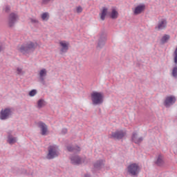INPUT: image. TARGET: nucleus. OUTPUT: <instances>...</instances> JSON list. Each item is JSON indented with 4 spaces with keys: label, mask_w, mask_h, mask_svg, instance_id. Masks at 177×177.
I'll list each match as a JSON object with an SVG mask.
<instances>
[{
    "label": "nucleus",
    "mask_w": 177,
    "mask_h": 177,
    "mask_svg": "<svg viewBox=\"0 0 177 177\" xmlns=\"http://www.w3.org/2000/svg\"><path fill=\"white\" fill-rule=\"evenodd\" d=\"M37 43L28 41L18 46V50L22 53V55H28V53H32V52L37 49Z\"/></svg>",
    "instance_id": "f257e3e1"
},
{
    "label": "nucleus",
    "mask_w": 177,
    "mask_h": 177,
    "mask_svg": "<svg viewBox=\"0 0 177 177\" xmlns=\"http://www.w3.org/2000/svg\"><path fill=\"white\" fill-rule=\"evenodd\" d=\"M91 100L93 106H100L104 102V95L102 93L95 91L91 93Z\"/></svg>",
    "instance_id": "f03ea898"
},
{
    "label": "nucleus",
    "mask_w": 177,
    "mask_h": 177,
    "mask_svg": "<svg viewBox=\"0 0 177 177\" xmlns=\"http://www.w3.org/2000/svg\"><path fill=\"white\" fill-rule=\"evenodd\" d=\"M48 154L46 158L48 160H53L56 157H59V147L57 145H50L48 147Z\"/></svg>",
    "instance_id": "7ed1b4c3"
},
{
    "label": "nucleus",
    "mask_w": 177,
    "mask_h": 177,
    "mask_svg": "<svg viewBox=\"0 0 177 177\" xmlns=\"http://www.w3.org/2000/svg\"><path fill=\"white\" fill-rule=\"evenodd\" d=\"M107 10H109V9H107V8H102V11L101 12V15H100V19L101 20H104L106 19V16H107V15H109L111 17V19H115L118 17V12L116 11L115 9H112L111 12H107Z\"/></svg>",
    "instance_id": "20e7f679"
},
{
    "label": "nucleus",
    "mask_w": 177,
    "mask_h": 177,
    "mask_svg": "<svg viewBox=\"0 0 177 177\" xmlns=\"http://www.w3.org/2000/svg\"><path fill=\"white\" fill-rule=\"evenodd\" d=\"M71 162L73 165H80V164H88V159L86 158H81L78 155H73L71 156Z\"/></svg>",
    "instance_id": "39448f33"
},
{
    "label": "nucleus",
    "mask_w": 177,
    "mask_h": 177,
    "mask_svg": "<svg viewBox=\"0 0 177 177\" xmlns=\"http://www.w3.org/2000/svg\"><path fill=\"white\" fill-rule=\"evenodd\" d=\"M127 172L131 176H138L139 174V165L136 163H132L127 167Z\"/></svg>",
    "instance_id": "423d86ee"
},
{
    "label": "nucleus",
    "mask_w": 177,
    "mask_h": 177,
    "mask_svg": "<svg viewBox=\"0 0 177 177\" xmlns=\"http://www.w3.org/2000/svg\"><path fill=\"white\" fill-rule=\"evenodd\" d=\"M10 117H12V109H10V108L1 109L0 111V120H1V121L9 120Z\"/></svg>",
    "instance_id": "0eeeda50"
},
{
    "label": "nucleus",
    "mask_w": 177,
    "mask_h": 177,
    "mask_svg": "<svg viewBox=\"0 0 177 177\" xmlns=\"http://www.w3.org/2000/svg\"><path fill=\"white\" fill-rule=\"evenodd\" d=\"M106 41H107V35L104 32H102L99 35L97 48L102 49V48H103L106 44Z\"/></svg>",
    "instance_id": "6e6552de"
},
{
    "label": "nucleus",
    "mask_w": 177,
    "mask_h": 177,
    "mask_svg": "<svg viewBox=\"0 0 177 177\" xmlns=\"http://www.w3.org/2000/svg\"><path fill=\"white\" fill-rule=\"evenodd\" d=\"M17 20H19V15L17 13L12 12L9 15L8 17V26L9 27H15V24L17 23Z\"/></svg>",
    "instance_id": "1a4fd4ad"
},
{
    "label": "nucleus",
    "mask_w": 177,
    "mask_h": 177,
    "mask_svg": "<svg viewBox=\"0 0 177 177\" xmlns=\"http://www.w3.org/2000/svg\"><path fill=\"white\" fill-rule=\"evenodd\" d=\"M127 135V133L122 130L121 131H116L115 132H113L111 138L112 139H118V140H120V139H122V138H124V136H125Z\"/></svg>",
    "instance_id": "9d476101"
},
{
    "label": "nucleus",
    "mask_w": 177,
    "mask_h": 177,
    "mask_svg": "<svg viewBox=\"0 0 177 177\" xmlns=\"http://www.w3.org/2000/svg\"><path fill=\"white\" fill-rule=\"evenodd\" d=\"M167 24L168 22L166 19H162L158 21V25L155 27V30H158V31L160 30H165Z\"/></svg>",
    "instance_id": "9b49d317"
},
{
    "label": "nucleus",
    "mask_w": 177,
    "mask_h": 177,
    "mask_svg": "<svg viewBox=\"0 0 177 177\" xmlns=\"http://www.w3.org/2000/svg\"><path fill=\"white\" fill-rule=\"evenodd\" d=\"M175 102H176V98L174 96H169L167 97L165 100V106L166 107H169V106H171V104H175Z\"/></svg>",
    "instance_id": "f8f14e48"
},
{
    "label": "nucleus",
    "mask_w": 177,
    "mask_h": 177,
    "mask_svg": "<svg viewBox=\"0 0 177 177\" xmlns=\"http://www.w3.org/2000/svg\"><path fill=\"white\" fill-rule=\"evenodd\" d=\"M38 127L41 129V135L43 136H46V132H48V125H46L44 122H39Z\"/></svg>",
    "instance_id": "ddd939ff"
},
{
    "label": "nucleus",
    "mask_w": 177,
    "mask_h": 177,
    "mask_svg": "<svg viewBox=\"0 0 177 177\" xmlns=\"http://www.w3.org/2000/svg\"><path fill=\"white\" fill-rule=\"evenodd\" d=\"M66 149L71 153H80L81 151V148L78 146L68 145Z\"/></svg>",
    "instance_id": "4468645a"
},
{
    "label": "nucleus",
    "mask_w": 177,
    "mask_h": 177,
    "mask_svg": "<svg viewBox=\"0 0 177 177\" xmlns=\"http://www.w3.org/2000/svg\"><path fill=\"white\" fill-rule=\"evenodd\" d=\"M46 74L47 71L45 68L41 69L39 72L40 82H41L43 85H45V77H46Z\"/></svg>",
    "instance_id": "2eb2a0df"
},
{
    "label": "nucleus",
    "mask_w": 177,
    "mask_h": 177,
    "mask_svg": "<svg viewBox=\"0 0 177 177\" xmlns=\"http://www.w3.org/2000/svg\"><path fill=\"white\" fill-rule=\"evenodd\" d=\"M146 6L145 5H140L136 7L134 9L133 13L136 15H140L142 12H145Z\"/></svg>",
    "instance_id": "dca6fc26"
},
{
    "label": "nucleus",
    "mask_w": 177,
    "mask_h": 177,
    "mask_svg": "<svg viewBox=\"0 0 177 177\" xmlns=\"http://www.w3.org/2000/svg\"><path fill=\"white\" fill-rule=\"evenodd\" d=\"M94 169H95L96 171H100L103 167H104V163L103 162L102 160H97L93 164Z\"/></svg>",
    "instance_id": "f3484780"
},
{
    "label": "nucleus",
    "mask_w": 177,
    "mask_h": 177,
    "mask_svg": "<svg viewBox=\"0 0 177 177\" xmlns=\"http://www.w3.org/2000/svg\"><path fill=\"white\" fill-rule=\"evenodd\" d=\"M136 136H138V133H133L131 137V140L136 145H140V143H142L143 142V137H140L139 138H137Z\"/></svg>",
    "instance_id": "a211bd4d"
},
{
    "label": "nucleus",
    "mask_w": 177,
    "mask_h": 177,
    "mask_svg": "<svg viewBox=\"0 0 177 177\" xmlns=\"http://www.w3.org/2000/svg\"><path fill=\"white\" fill-rule=\"evenodd\" d=\"M59 45L62 46L60 50L62 53H66L67 50H68V43H66V41H60Z\"/></svg>",
    "instance_id": "6ab92c4d"
},
{
    "label": "nucleus",
    "mask_w": 177,
    "mask_h": 177,
    "mask_svg": "<svg viewBox=\"0 0 177 177\" xmlns=\"http://www.w3.org/2000/svg\"><path fill=\"white\" fill-rule=\"evenodd\" d=\"M155 164H156L158 167H162V165H164V159L162 158V155L158 156Z\"/></svg>",
    "instance_id": "aec40b11"
},
{
    "label": "nucleus",
    "mask_w": 177,
    "mask_h": 177,
    "mask_svg": "<svg viewBox=\"0 0 177 177\" xmlns=\"http://www.w3.org/2000/svg\"><path fill=\"white\" fill-rule=\"evenodd\" d=\"M17 142V138H13V136L11 134H9L8 136V143L9 145H14V143H16Z\"/></svg>",
    "instance_id": "412c9836"
},
{
    "label": "nucleus",
    "mask_w": 177,
    "mask_h": 177,
    "mask_svg": "<svg viewBox=\"0 0 177 177\" xmlns=\"http://www.w3.org/2000/svg\"><path fill=\"white\" fill-rule=\"evenodd\" d=\"M169 38H171V36H169V35H165L160 39L161 44L162 45H164V44H167V42L169 41Z\"/></svg>",
    "instance_id": "4be33fe9"
},
{
    "label": "nucleus",
    "mask_w": 177,
    "mask_h": 177,
    "mask_svg": "<svg viewBox=\"0 0 177 177\" xmlns=\"http://www.w3.org/2000/svg\"><path fill=\"white\" fill-rule=\"evenodd\" d=\"M44 106H45V100L43 99L39 100L37 102V107L39 109H42V107H44Z\"/></svg>",
    "instance_id": "5701e85b"
},
{
    "label": "nucleus",
    "mask_w": 177,
    "mask_h": 177,
    "mask_svg": "<svg viewBox=\"0 0 177 177\" xmlns=\"http://www.w3.org/2000/svg\"><path fill=\"white\" fill-rule=\"evenodd\" d=\"M172 76L174 77V78H177V66H175L173 68V70H172Z\"/></svg>",
    "instance_id": "b1692460"
},
{
    "label": "nucleus",
    "mask_w": 177,
    "mask_h": 177,
    "mask_svg": "<svg viewBox=\"0 0 177 177\" xmlns=\"http://www.w3.org/2000/svg\"><path fill=\"white\" fill-rule=\"evenodd\" d=\"M17 74L18 75H23V74H24V72H23V68H17Z\"/></svg>",
    "instance_id": "393cba45"
},
{
    "label": "nucleus",
    "mask_w": 177,
    "mask_h": 177,
    "mask_svg": "<svg viewBox=\"0 0 177 177\" xmlns=\"http://www.w3.org/2000/svg\"><path fill=\"white\" fill-rule=\"evenodd\" d=\"M37 95V90L33 89L29 92V96H35Z\"/></svg>",
    "instance_id": "a878e982"
},
{
    "label": "nucleus",
    "mask_w": 177,
    "mask_h": 177,
    "mask_svg": "<svg viewBox=\"0 0 177 177\" xmlns=\"http://www.w3.org/2000/svg\"><path fill=\"white\" fill-rule=\"evenodd\" d=\"M77 13H82V7L81 6H79L76 8Z\"/></svg>",
    "instance_id": "bb28decb"
},
{
    "label": "nucleus",
    "mask_w": 177,
    "mask_h": 177,
    "mask_svg": "<svg viewBox=\"0 0 177 177\" xmlns=\"http://www.w3.org/2000/svg\"><path fill=\"white\" fill-rule=\"evenodd\" d=\"M174 63L177 64V47L174 51Z\"/></svg>",
    "instance_id": "cd10ccee"
},
{
    "label": "nucleus",
    "mask_w": 177,
    "mask_h": 177,
    "mask_svg": "<svg viewBox=\"0 0 177 177\" xmlns=\"http://www.w3.org/2000/svg\"><path fill=\"white\" fill-rule=\"evenodd\" d=\"M3 10L6 12V13H9V12H10V6H6Z\"/></svg>",
    "instance_id": "c85d7f7f"
},
{
    "label": "nucleus",
    "mask_w": 177,
    "mask_h": 177,
    "mask_svg": "<svg viewBox=\"0 0 177 177\" xmlns=\"http://www.w3.org/2000/svg\"><path fill=\"white\" fill-rule=\"evenodd\" d=\"M48 18V13L44 12L41 15V19L42 20H46Z\"/></svg>",
    "instance_id": "c756f323"
},
{
    "label": "nucleus",
    "mask_w": 177,
    "mask_h": 177,
    "mask_svg": "<svg viewBox=\"0 0 177 177\" xmlns=\"http://www.w3.org/2000/svg\"><path fill=\"white\" fill-rule=\"evenodd\" d=\"M52 0H42L41 3L42 5H48L49 2H50Z\"/></svg>",
    "instance_id": "7c9ffc66"
},
{
    "label": "nucleus",
    "mask_w": 177,
    "mask_h": 177,
    "mask_svg": "<svg viewBox=\"0 0 177 177\" xmlns=\"http://www.w3.org/2000/svg\"><path fill=\"white\" fill-rule=\"evenodd\" d=\"M67 132H68L67 129L64 128V129H62L61 133H62V135H66V133H67Z\"/></svg>",
    "instance_id": "2f4dec72"
},
{
    "label": "nucleus",
    "mask_w": 177,
    "mask_h": 177,
    "mask_svg": "<svg viewBox=\"0 0 177 177\" xmlns=\"http://www.w3.org/2000/svg\"><path fill=\"white\" fill-rule=\"evenodd\" d=\"M30 22L32 23L33 24H37L38 23V21L37 19L30 18Z\"/></svg>",
    "instance_id": "473e14b6"
},
{
    "label": "nucleus",
    "mask_w": 177,
    "mask_h": 177,
    "mask_svg": "<svg viewBox=\"0 0 177 177\" xmlns=\"http://www.w3.org/2000/svg\"><path fill=\"white\" fill-rule=\"evenodd\" d=\"M3 49H5V46L3 45V44L0 43V53L3 50Z\"/></svg>",
    "instance_id": "72a5a7b5"
},
{
    "label": "nucleus",
    "mask_w": 177,
    "mask_h": 177,
    "mask_svg": "<svg viewBox=\"0 0 177 177\" xmlns=\"http://www.w3.org/2000/svg\"><path fill=\"white\" fill-rule=\"evenodd\" d=\"M22 174H24L25 175H28V174L27 173V170H26V169H24L23 171H22Z\"/></svg>",
    "instance_id": "f704fd0d"
},
{
    "label": "nucleus",
    "mask_w": 177,
    "mask_h": 177,
    "mask_svg": "<svg viewBox=\"0 0 177 177\" xmlns=\"http://www.w3.org/2000/svg\"><path fill=\"white\" fill-rule=\"evenodd\" d=\"M84 177H91V174H86L84 175Z\"/></svg>",
    "instance_id": "c9c22d12"
}]
</instances>
